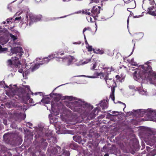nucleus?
<instances>
[{"instance_id":"f257e3e1","label":"nucleus","mask_w":156,"mask_h":156,"mask_svg":"<svg viewBox=\"0 0 156 156\" xmlns=\"http://www.w3.org/2000/svg\"><path fill=\"white\" fill-rule=\"evenodd\" d=\"M149 63L147 62L144 65L140 66L136 68L133 74V78L141 83H143V80H148L151 83L156 86V73L152 71Z\"/></svg>"},{"instance_id":"f03ea898","label":"nucleus","mask_w":156,"mask_h":156,"mask_svg":"<svg viewBox=\"0 0 156 156\" xmlns=\"http://www.w3.org/2000/svg\"><path fill=\"white\" fill-rule=\"evenodd\" d=\"M11 52L8 55L11 56L13 54L16 55L14 57H12L11 59L8 60L7 61V64L9 66H13L16 68L20 69L18 70L19 73H23V69L26 67V64L25 63V60H23L22 63H21L19 59L20 58L23 53V49L20 47H15L12 48L11 49Z\"/></svg>"},{"instance_id":"7ed1b4c3","label":"nucleus","mask_w":156,"mask_h":156,"mask_svg":"<svg viewBox=\"0 0 156 156\" xmlns=\"http://www.w3.org/2000/svg\"><path fill=\"white\" fill-rule=\"evenodd\" d=\"M56 53L57 55L58 56L57 57H58L59 55L62 56L64 55L65 51H62V50H60L58 52H56ZM56 57L55 54H52L49 55L48 57L44 58L42 61L43 62L42 63H39L36 64L32 69V71L38 69L39 66V65H42L43 64L47 63L50 60L54 58H56Z\"/></svg>"},{"instance_id":"20e7f679","label":"nucleus","mask_w":156,"mask_h":156,"mask_svg":"<svg viewBox=\"0 0 156 156\" xmlns=\"http://www.w3.org/2000/svg\"><path fill=\"white\" fill-rule=\"evenodd\" d=\"M56 61L66 66H69L76 62L77 59L74 57L69 55L62 58L58 57H56Z\"/></svg>"},{"instance_id":"39448f33","label":"nucleus","mask_w":156,"mask_h":156,"mask_svg":"<svg viewBox=\"0 0 156 156\" xmlns=\"http://www.w3.org/2000/svg\"><path fill=\"white\" fill-rule=\"evenodd\" d=\"M108 74H105V73H104L102 72L100 73L96 72L94 73V75L92 76H87V77L89 78L94 79L98 78L99 76H101L100 78L101 79L103 78L105 80L106 83H107V80L108 79Z\"/></svg>"},{"instance_id":"423d86ee","label":"nucleus","mask_w":156,"mask_h":156,"mask_svg":"<svg viewBox=\"0 0 156 156\" xmlns=\"http://www.w3.org/2000/svg\"><path fill=\"white\" fill-rule=\"evenodd\" d=\"M100 7L99 6L96 7V6H94L93 9L91 12L93 14L92 15V17L94 20L96 19V17L98 16V15L100 12Z\"/></svg>"},{"instance_id":"0eeeda50","label":"nucleus","mask_w":156,"mask_h":156,"mask_svg":"<svg viewBox=\"0 0 156 156\" xmlns=\"http://www.w3.org/2000/svg\"><path fill=\"white\" fill-rule=\"evenodd\" d=\"M155 5V7L154 6H153L148 8V14L152 16H156V3Z\"/></svg>"},{"instance_id":"6e6552de","label":"nucleus","mask_w":156,"mask_h":156,"mask_svg":"<svg viewBox=\"0 0 156 156\" xmlns=\"http://www.w3.org/2000/svg\"><path fill=\"white\" fill-rule=\"evenodd\" d=\"M146 115H156V109L153 110L151 109H148L147 110H144Z\"/></svg>"},{"instance_id":"1a4fd4ad","label":"nucleus","mask_w":156,"mask_h":156,"mask_svg":"<svg viewBox=\"0 0 156 156\" xmlns=\"http://www.w3.org/2000/svg\"><path fill=\"white\" fill-rule=\"evenodd\" d=\"M99 105L101 106L103 109H105L108 107L107 103L105 101H101L98 105Z\"/></svg>"},{"instance_id":"9d476101","label":"nucleus","mask_w":156,"mask_h":156,"mask_svg":"<svg viewBox=\"0 0 156 156\" xmlns=\"http://www.w3.org/2000/svg\"><path fill=\"white\" fill-rule=\"evenodd\" d=\"M137 90L139 91V93L143 95H147V93L145 90H144L141 87L139 88H137Z\"/></svg>"},{"instance_id":"9b49d317","label":"nucleus","mask_w":156,"mask_h":156,"mask_svg":"<svg viewBox=\"0 0 156 156\" xmlns=\"http://www.w3.org/2000/svg\"><path fill=\"white\" fill-rule=\"evenodd\" d=\"M129 5L131 7V8L133 9L135 8L136 6V3L135 1L134 0H132L130 2H129Z\"/></svg>"},{"instance_id":"f8f14e48","label":"nucleus","mask_w":156,"mask_h":156,"mask_svg":"<svg viewBox=\"0 0 156 156\" xmlns=\"http://www.w3.org/2000/svg\"><path fill=\"white\" fill-rule=\"evenodd\" d=\"M127 61L128 62L130 63L132 65L136 66L137 65V63L134 61V58H132L131 59H127Z\"/></svg>"},{"instance_id":"ddd939ff","label":"nucleus","mask_w":156,"mask_h":156,"mask_svg":"<svg viewBox=\"0 0 156 156\" xmlns=\"http://www.w3.org/2000/svg\"><path fill=\"white\" fill-rule=\"evenodd\" d=\"M49 98L48 97H47L45 98H43L41 101V102H42L44 104H48L49 102Z\"/></svg>"},{"instance_id":"4468645a","label":"nucleus","mask_w":156,"mask_h":156,"mask_svg":"<svg viewBox=\"0 0 156 156\" xmlns=\"http://www.w3.org/2000/svg\"><path fill=\"white\" fill-rule=\"evenodd\" d=\"M91 11L89 9H86L83 10L82 12L83 13H84L88 15L89 16L90 14Z\"/></svg>"},{"instance_id":"2eb2a0df","label":"nucleus","mask_w":156,"mask_h":156,"mask_svg":"<svg viewBox=\"0 0 156 156\" xmlns=\"http://www.w3.org/2000/svg\"><path fill=\"white\" fill-rule=\"evenodd\" d=\"M41 16H39L38 17L37 16L35 18L34 20L33 18H31L30 19L32 21H34V22H37L41 20Z\"/></svg>"},{"instance_id":"dca6fc26","label":"nucleus","mask_w":156,"mask_h":156,"mask_svg":"<svg viewBox=\"0 0 156 156\" xmlns=\"http://www.w3.org/2000/svg\"><path fill=\"white\" fill-rule=\"evenodd\" d=\"M9 36L11 39L13 41V42H14L17 39V37L12 34H10Z\"/></svg>"},{"instance_id":"f3484780","label":"nucleus","mask_w":156,"mask_h":156,"mask_svg":"<svg viewBox=\"0 0 156 156\" xmlns=\"http://www.w3.org/2000/svg\"><path fill=\"white\" fill-rule=\"evenodd\" d=\"M57 124H56L55 126L56 127V132H57V133H58V134H62V132H61L60 131H61V128L60 126H59L58 128H57Z\"/></svg>"},{"instance_id":"a211bd4d","label":"nucleus","mask_w":156,"mask_h":156,"mask_svg":"<svg viewBox=\"0 0 156 156\" xmlns=\"http://www.w3.org/2000/svg\"><path fill=\"white\" fill-rule=\"evenodd\" d=\"M114 92H115V89H113L112 90V93H111L110 97L112 98V100L113 101H114L115 100V97H114Z\"/></svg>"},{"instance_id":"6ab92c4d","label":"nucleus","mask_w":156,"mask_h":156,"mask_svg":"<svg viewBox=\"0 0 156 156\" xmlns=\"http://www.w3.org/2000/svg\"><path fill=\"white\" fill-rule=\"evenodd\" d=\"M24 99L26 100H28L29 102L30 103H32V101H33V100L32 99L30 98V97L29 94H27Z\"/></svg>"},{"instance_id":"aec40b11","label":"nucleus","mask_w":156,"mask_h":156,"mask_svg":"<svg viewBox=\"0 0 156 156\" xmlns=\"http://www.w3.org/2000/svg\"><path fill=\"white\" fill-rule=\"evenodd\" d=\"M7 50V48H2V46L0 45V53L4 52Z\"/></svg>"},{"instance_id":"412c9836","label":"nucleus","mask_w":156,"mask_h":156,"mask_svg":"<svg viewBox=\"0 0 156 156\" xmlns=\"http://www.w3.org/2000/svg\"><path fill=\"white\" fill-rule=\"evenodd\" d=\"M86 47L88 51H91L92 50L93 48L92 46L89 45L88 44H87L86 45Z\"/></svg>"},{"instance_id":"4be33fe9","label":"nucleus","mask_w":156,"mask_h":156,"mask_svg":"<svg viewBox=\"0 0 156 156\" xmlns=\"http://www.w3.org/2000/svg\"><path fill=\"white\" fill-rule=\"evenodd\" d=\"M92 17V16L91 15L88 16L86 17L87 19L88 22H92L93 21Z\"/></svg>"},{"instance_id":"5701e85b","label":"nucleus","mask_w":156,"mask_h":156,"mask_svg":"<svg viewBox=\"0 0 156 156\" xmlns=\"http://www.w3.org/2000/svg\"><path fill=\"white\" fill-rule=\"evenodd\" d=\"M105 69H107V71L109 73L110 72L112 71H113L114 70V69L112 67H111L110 68L108 67L106 68H105Z\"/></svg>"},{"instance_id":"b1692460","label":"nucleus","mask_w":156,"mask_h":156,"mask_svg":"<svg viewBox=\"0 0 156 156\" xmlns=\"http://www.w3.org/2000/svg\"><path fill=\"white\" fill-rule=\"evenodd\" d=\"M97 65L96 62H95L93 64V66L91 68V70H94L96 68Z\"/></svg>"},{"instance_id":"393cba45","label":"nucleus","mask_w":156,"mask_h":156,"mask_svg":"<svg viewBox=\"0 0 156 156\" xmlns=\"http://www.w3.org/2000/svg\"><path fill=\"white\" fill-rule=\"evenodd\" d=\"M90 61V59H87L86 61L82 62V65H84L88 63Z\"/></svg>"},{"instance_id":"a878e982","label":"nucleus","mask_w":156,"mask_h":156,"mask_svg":"<svg viewBox=\"0 0 156 156\" xmlns=\"http://www.w3.org/2000/svg\"><path fill=\"white\" fill-rule=\"evenodd\" d=\"M82 61H80L79 62L76 63L75 64L76 66H79L82 65Z\"/></svg>"},{"instance_id":"bb28decb","label":"nucleus","mask_w":156,"mask_h":156,"mask_svg":"<svg viewBox=\"0 0 156 156\" xmlns=\"http://www.w3.org/2000/svg\"><path fill=\"white\" fill-rule=\"evenodd\" d=\"M68 48L66 47H65L64 48L62 49V51H65V53L66 52H67L68 51Z\"/></svg>"},{"instance_id":"cd10ccee","label":"nucleus","mask_w":156,"mask_h":156,"mask_svg":"<svg viewBox=\"0 0 156 156\" xmlns=\"http://www.w3.org/2000/svg\"><path fill=\"white\" fill-rule=\"evenodd\" d=\"M86 30H87V28H85L83 29V34L84 36V39H85V40H86V38L85 37V34H84V33Z\"/></svg>"},{"instance_id":"c85d7f7f","label":"nucleus","mask_w":156,"mask_h":156,"mask_svg":"<svg viewBox=\"0 0 156 156\" xmlns=\"http://www.w3.org/2000/svg\"><path fill=\"white\" fill-rule=\"evenodd\" d=\"M150 4L151 5H154V0H150Z\"/></svg>"},{"instance_id":"c756f323","label":"nucleus","mask_w":156,"mask_h":156,"mask_svg":"<svg viewBox=\"0 0 156 156\" xmlns=\"http://www.w3.org/2000/svg\"><path fill=\"white\" fill-rule=\"evenodd\" d=\"M21 16H20L19 17H16L15 18V21H16V20H20V19H21Z\"/></svg>"},{"instance_id":"7c9ffc66","label":"nucleus","mask_w":156,"mask_h":156,"mask_svg":"<svg viewBox=\"0 0 156 156\" xmlns=\"http://www.w3.org/2000/svg\"><path fill=\"white\" fill-rule=\"evenodd\" d=\"M12 19L10 18V19H8L7 20V23H9V22H11V20H12Z\"/></svg>"},{"instance_id":"2f4dec72","label":"nucleus","mask_w":156,"mask_h":156,"mask_svg":"<svg viewBox=\"0 0 156 156\" xmlns=\"http://www.w3.org/2000/svg\"><path fill=\"white\" fill-rule=\"evenodd\" d=\"M129 87L130 89H134V87L133 85H129Z\"/></svg>"},{"instance_id":"473e14b6","label":"nucleus","mask_w":156,"mask_h":156,"mask_svg":"<svg viewBox=\"0 0 156 156\" xmlns=\"http://www.w3.org/2000/svg\"><path fill=\"white\" fill-rule=\"evenodd\" d=\"M7 42V41L6 40V41H5L4 42H0V43H1V44H2V45H3V44H6Z\"/></svg>"},{"instance_id":"72a5a7b5","label":"nucleus","mask_w":156,"mask_h":156,"mask_svg":"<svg viewBox=\"0 0 156 156\" xmlns=\"http://www.w3.org/2000/svg\"><path fill=\"white\" fill-rule=\"evenodd\" d=\"M138 35L139 36H140V38H141L143 36V34L141 33H140L138 34Z\"/></svg>"},{"instance_id":"f704fd0d","label":"nucleus","mask_w":156,"mask_h":156,"mask_svg":"<svg viewBox=\"0 0 156 156\" xmlns=\"http://www.w3.org/2000/svg\"><path fill=\"white\" fill-rule=\"evenodd\" d=\"M119 103L122 104L124 106V108H123V110H124V108L126 107V105L124 103H122L121 102H119Z\"/></svg>"},{"instance_id":"c9c22d12","label":"nucleus","mask_w":156,"mask_h":156,"mask_svg":"<svg viewBox=\"0 0 156 156\" xmlns=\"http://www.w3.org/2000/svg\"><path fill=\"white\" fill-rule=\"evenodd\" d=\"M141 15H139V16H134V18H138V17H141Z\"/></svg>"},{"instance_id":"e433bc0d","label":"nucleus","mask_w":156,"mask_h":156,"mask_svg":"<svg viewBox=\"0 0 156 156\" xmlns=\"http://www.w3.org/2000/svg\"><path fill=\"white\" fill-rule=\"evenodd\" d=\"M116 78L117 79H119V76L118 75H116Z\"/></svg>"},{"instance_id":"4c0bfd02","label":"nucleus","mask_w":156,"mask_h":156,"mask_svg":"<svg viewBox=\"0 0 156 156\" xmlns=\"http://www.w3.org/2000/svg\"><path fill=\"white\" fill-rule=\"evenodd\" d=\"M129 18H128V19H127V25H128V24H129ZM127 27H128V25H127Z\"/></svg>"},{"instance_id":"58836bf2","label":"nucleus","mask_w":156,"mask_h":156,"mask_svg":"<svg viewBox=\"0 0 156 156\" xmlns=\"http://www.w3.org/2000/svg\"><path fill=\"white\" fill-rule=\"evenodd\" d=\"M81 11H80L77 12H76V13H81Z\"/></svg>"},{"instance_id":"ea45409f","label":"nucleus","mask_w":156,"mask_h":156,"mask_svg":"<svg viewBox=\"0 0 156 156\" xmlns=\"http://www.w3.org/2000/svg\"><path fill=\"white\" fill-rule=\"evenodd\" d=\"M85 44H86V45H87V44H88V42H87V40H85Z\"/></svg>"},{"instance_id":"a19ab883","label":"nucleus","mask_w":156,"mask_h":156,"mask_svg":"<svg viewBox=\"0 0 156 156\" xmlns=\"http://www.w3.org/2000/svg\"><path fill=\"white\" fill-rule=\"evenodd\" d=\"M80 43H78L77 42H75L73 43V44H80Z\"/></svg>"},{"instance_id":"79ce46f5","label":"nucleus","mask_w":156,"mask_h":156,"mask_svg":"<svg viewBox=\"0 0 156 156\" xmlns=\"http://www.w3.org/2000/svg\"><path fill=\"white\" fill-rule=\"evenodd\" d=\"M132 9L131 8V7H130V8H128L127 9L128 11H129L130 12V11L129 10V9Z\"/></svg>"},{"instance_id":"37998d69","label":"nucleus","mask_w":156,"mask_h":156,"mask_svg":"<svg viewBox=\"0 0 156 156\" xmlns=\"http://www.w3.org/2000/svg\"><path fill=\"white\" fill-rule=\"evenodd\" d=\"M3 122H4V123L5 124V125H6V122L5 121H4Z\"/></svg>"},{"instance_id":"c03bdc74","label":"nucleus","mask_w":156,"mask_h":156,"mask_svg":"<svg viewBox=\"0 0 156 156\" xmlns=\"http://www.w3.org/2000/svg\"><path fill=\"white\" fill-rule=\"evenodd\" d=\"M23 77H24V73L23 72Z\"/></svg>"},{"instance_id":"a18cd8bd","label":"nucleus","mask_w":156,"mask_h":156,"mask_svg":"<svg viewBox=\"0 0 156 156\" xmlns=\"http://www.w3.org/2000/svg\"><path fill=\"white\" fill-rule=\"evenodd\" d=\"M27 88H28V89H29V87L28 86H26Z\"/></svg>"},{"instance_id":"49530a36","label":"nucleus","mask_w":156,"mask_h":156,"mask_svg":"<svg viewBox=\"0 0 156 156\" xmlns=\"http://www.w3.org/2000/svg\"><path fill=\"white\" fill-rule=\"evenodd\" d=\"M115 112H115V111H113L112 112V113L113 114H114L115 113Z\"/></svg>"},{"instance_id":"de8ad7c7","label":"nucleus","mask_w":156,"mask_h":156,"mask_svg":"<svg viewBox=\"0 0 156 156\" xmlns=\"http://www.w3.org/2000/svg\"><path fill=\"white\" fill-rule=\"evenodd\" d=\"M69 99H70V100H71V99H72V97H69Z\"/></svg>"},{"instance_id":"09e8293b","label":"nucleus","mask_w":156,"mask_h":156,"mask_svg":"<svg viewBox=\"0 0 156 156\" xmlns=\"http://www.w3.org/2000/svg\"><path fill=\"white\" fill-rule=\"evenodd\" d=\"M104 156H108V154H105V155Z\"/></svg>"},{"instance_id":"8fccbe9b","label":"nucleus","mask_w":156,"mask_h":156,"mask_svg":"<svg viewBox=\"0 0 156 156\" xmlns=\"http://www.w3.org/2000/svg\"><path fill=\"white\" fill-rule=\"evenodd\" d=\"M23 115L24 116V118H25L26 115L25 114H23Z\"/></svg>"},{"instance_id":"3c124183","label":"nucleus","mask_w":156,"mask_h":156,"mask_svg":"<svg viewBox=\"0 0 156 156\" xmlns=\"http://www.w3.org/2000/svg\"><path fill=\"white\" fill-rule=\"evenodd\" d=\"M41 93V92H38V93ZM37 93H35V94L36 95H37Z\"/></svg>"},{"instance_id":"603ef678","label":"nucleus","mask_w":156,"mask_h":156,"mask_svg":"<svg viewBox=\"0 0 156 156\" xmlns=\"http://www.w3.org/2000/svg\"><path fill=\"white\" fill-rule=\"evenodd\" d=\"M3 24H5V22H3Z\"/></svg>"},{"instance_id":"864d4df0","label":"nucleus","mask_w":156,"mask_h":156,"mask_svg":"<svg viewBox=\"0 0 156 156\" xmlns=\"http://www.w3.org/2000/svg\"><path fill=\"white\" fill-rule=\"evenodd\" d=\"M95 25H96V27H97V25L96 24V23H95Z\"/></svg>"},{"instance_id":"5fc2aeb1","label":"nucleus","mask_w":156,"mask_h":156,"mask_svg":"<svg viewBox=\"0 0 156 156\" xmlns=\"http://www.w3.org/2000/svg\"><path fill=\"white\" fill-rule=\"evenodd\" d=\"M53 105L52 104H51V107H53Z\"/></svg>"},{"instance_id":"6e6d98bb","label":"nucleus","mask_w":156,"mask_h":156,"mask_svg":"<svg viewBox=\"0 0 156 156\" xmlns=\"http://www.w3.org/2000/svg\"><path fill=\"white\" fill-rule=\"evenodd\" d=\"M6 135L5 134L4 136H3V137H4L5 136H6Z\"/></svg>"},{"instance_id":"4d7b16f0","label":"nucleus","mask_w":156,"mask_h":156,"mask_svg":"<svg viewBox=\"0 0 156 156\" xmlns=\"http://www.w3.org/2000/svg\"><path fill=\"white\" fill-rule=\"evenodd\" d=\"M17 13H16V16H17Z\"/></svg>"},{"instance_id":"13d9d810","label":"nucleus","mask_w":156,"mask_h":156,"mask_svg":"<svg viewBox=\"0 0 156 156\" xmlns=\"http://www.w3.org/2000/svg\"><path fill=\"white\" fill-rule=\"evenodd\" d=\"M111 82H113V80H112V81H111Z\"/></svg>"},{"instance_id":"bf43d9fd","label":"nucleus","mask_w":156,"mask_h":156,"mask_svg":"<svg viewBox=\"0 0 156 156\" xmlns=\"http://www.w3.org/2000/svg\"><path fill=\"white\" fill-rule=\"evenodd\" d=\"M36 1H37V2H38V1H39V0H36Z\"/></svg>"},{"instance_id":"052dcab7","label":"nucleus","mask_w":156,"mask_h":156,"mask_svg":"<svg viewBox=\"0 0 156 156\" xmlns=\"http://www.w3.org/2000/svg\"><path fill=\"white\" fill-rule=\"evenodd\" d=\"M78 137L80 138V136H79Z\"/></svg>"},{"instance_id":"680f3d73","label":"nucleus","mask_w":156,"mask_h":156,"mask_svg":"<svg viewBox=\"0 0 156 156\" xmlns=\"http://www.w3.org/2000/svg\"><path fill=\"white\" fill-rule=\"evenodd\" d=\"M13 44L15 45L16 44V43H14Z\"/></svg>"},{"instance_id":"e2e57ef3","label":"nucleus","mask_w":156,"mask_h":156,"mask_svg":"<svg viewBox=\"0 0 156 156\" xmlns=\"http://www.w3.org/2000/svg\"><path fill=\"white\" fill-rule=\"evenodd\" d=\"M98 108H96L95 109V110L97 109Z\"/></svg>"},{"instance_id":"0e129e2a","label":"nucleus","mask_w":156,"mask_h":156,"mask_svg":"<svg viewBox=\"0 0 156 156\" xmlns=\"http://www.w3.org/2000/svg\"><path fill=\"white\" fill-rule=\"evenodd\" d=\"M73 140H75V139H74V137H73Z\"/></svg>"},{"instance_id":"69168bd1","label":"nucleus","mask_w":156,"mask_h":156,"mask_svg":"<svg viewBox=\"0 0 156 156\" xmlns=\"http://www.w3.org/2000/svg\"><path fill=\"white\" fill-rule=\"evenodd\" d=\"M37 60H38V59H40V58H37Z\"/></svg>"},{"instance_id":"338daca9","label":"nucleus","mask_w":156,"mask_h":156,"mask_svg":"<svg viewBox=\"0 0 156 156\" xmlns=\"http://www.w3.org/2000/svg\"><path fill=\"white\" fill-rule=\"evenodd\" d=\"M26 73H25V75H26Z\"/></svg>"},{"instance_id":"774afa93","label":"nucleus","mask_w":156,"mask_h":156,"mask_svg":"<svg viewBox=\"0 0 156 156\" xmlns=\"http://www.w3.org/2000/svg\"><path fill=\"white\" fill-rule=\"evenodd\" d=\"M29 124H30H30H31V123H29Z\"/></svg>"}]
</instances>
